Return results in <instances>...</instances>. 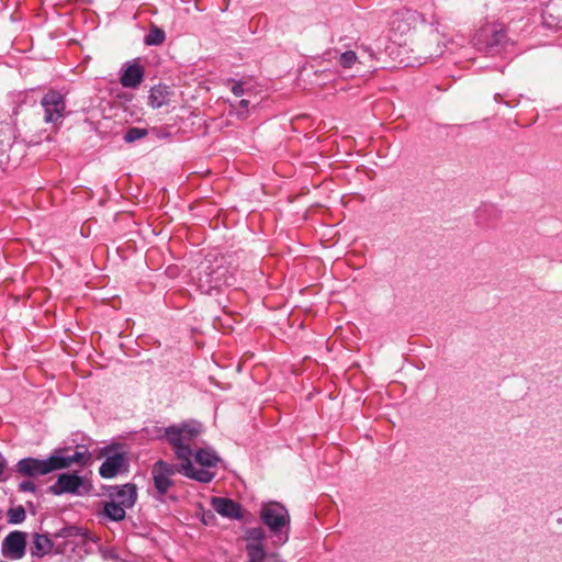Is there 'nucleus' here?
Listing matches in <instances>:
<instances>
[{
	"instance_id": "f257e3e1",
	"label": "nucleus",
	"mask_w": 562,
	"mask_h": 562,
	"mask_svg": "<svg viewBox=\"0 0 562 562\" xmlns=\"http://www.w3.org/2000/svg\"><path fill=\"white\" fill-rule=\"evenodd\" d=\"M202 431V425L191 420L167 427L165 436L179 461L178 473L198 482L209 483L213 480V475L207 470H195L192 462L193 448L196 447Z\"/></svg>"
},
{
	"instance_id": "f03ea898",
	"label": "nucleus",
	"mask_w": 562,
	"mask_h": 562,
	"mask_svg": "<svg viewBox=\"0 0 562 562\" xmlns=\"http://www.w3.org/2000/svg\"><path fill=\"white\" fill-rule=\"evenodd\" d=\"M231 278L226 258L210 254L198 267L196 285L202 293L210 294L212 290L229 284Z\"/></svg>"
},
{
	"instance_id": "7ed1b4c3",
	"label": "nucleus",
	"mask_w": 562,
	"mask_h": 562,
	"mask_svg": "<svg viewBox=\"0 0 562 562\" xmlns=\"http://www.w3.org/2000/svg\"><path fill=\"white\" fill-rule=\"evenodd\" d=\"M260 519L268 527L272 542L276 547H281L290 538V514L280 503L270 502L263 504L259 513Z\"/></svg>"
},
{
	"instance_id": "20e7f679",
	"label": "nucleus",
	"mask_w": 562,
	"mask_h": 562,
	"mask_svg": "<svg viewBox=\"0 0 562 562\" xmlns=\"http://www.w3.org/2000/svg\"><path fill=\"white\" fill-rule=\"evenodd\" d=\"M266 532L260 527L248 528L244 535L246 562H285L279 553H268Z\"/></svg>"
},
{
	"instance_id": "39448f33",
	"label": "nucleus",
	"mask_w": 562,
	"mask_h": 562,
	"mask_svg": "<svg viewBox=\"0 0 562 562\" xmlns=\"http://www.w3.org/2000/svg\"><path fill=\"white\" fill-rule=\"evenodd\" d=\"M473 41L477 49L490 54L499 53L508 43L505 26L497 22L482 25Z\"/></svg>"
},
{
	"instance_id": "423d86ee",
	"label": "nucleus",
	"mask_w": 562,
	"mask_h": 562,
	"mask_svg": "<svg viewBox=\"0 0 562 562\" xmlns=\"http://www.w3.org/2000/svg\"><path fill=\"white\" fill-rule=\"evenodd\" d=\"M99 457L105 458L99 469V473L104 479H112L128 469V458L125 452L117 447L109 446L100 450Z\"/></svg>"
},
{
	"instance_id": "0eeeda50",
	"label": "nucleus",
	"mask_w": 562,
	"mask_h": 562,
	"mask_svg": "<svg viewBox=\"0 0 562 562\" xmlns=\"http://www.w3.org/2000/svg\"><path fill=\"white\" fill-rule=\"evenodd\" d=\"M418 22V16L412 11L396 12L390 21V38L400 45L406 42L411 36Z\"/></svg>"
},
{
	"instance_id": "6e6552de",
	"label": "nucleus",
	"mask_w": 562,
	"mask_h": 562,
	"mask_svg": "<svg viewBox=\"0 0 562 562\" xmlns=\"http://www.w3.org/2000/svg\"><path fill=\"white\" fill-rule=\"evenodd\" d=\"M58 462L53 454L47 459L24 458L16 463L15 471L26 477H36L56 471L60 467Z\"/></svg>"
},
{
	"instance_id": "1a4fd4ad",
	"label": "nucleus",
	"mask_w": 562,
	"mask_h": 562,
	"mask_svg": "<svg viewBox=\"0 0 562 562\" xmlns=\"http://www.w3.org/2000/svg\"><path fill=\"white\" fill-rule=\"evenodd\" d=\"M26 533L23 531H11L2 541L1 552L3 557L11 560H21L25 555Z\"/></svg>"
},
{
	"instance_id": "9d476101",
	"label": "nucleus",
	"mask_w": 562,
	"mask_h": 562,
	"mask_svg": "<svg viewBox=\"0 0 562 562\" xmlns=\"http://www.w3.org/2000/svg\"><path fill=\"white\" fill-rule=\"evenodd\" d=\"M41 104L45 111L44 120L46 123H55L64 116L66 103L64 97L59 92H47L43 97Z\"/></svg>"
},
{
	"instance_id": "9b49d317",
	"label": "nucleus",
	"mask_w": 562,
	"mask_h": 562,
	"mask_svg": "<svg viewBox=\"0 0 562 562\" xmlns=\"http://www.w3.org/2000/svg\"><path fill=\"white\" fill-rule=\"evenodd\" d=\"M178 472L177 467H173L166 461H157L151 469L155 487L160 495H164L172 486V475Z\"/></svg>"
},
{
	"instance_id": "f8f14e48",
	"label": "nucleus",
	"mask_w": 562,
	"mask_h": 562,
	"mask_svg": "<svg viewBox=\"0 0 562 562\" xmlns=\"http://www.w3.org/2000/svg\"><path fill=\"white\" fill-rule=\"evenodd\" d=\"M85 480L76 473H63L57 481L49 487L54 495L80 494L79 490L83 486Z\"/></svg>"
},
{
	"instance_id": "ddd939ff",
	"label": "nucleus",
	"mask_w": 562,
	"mask_h": 562,
	"mask_svg": "<svg viewBox=\"0 0 562 562\" xmlns=\"http://www.w3.org/2000/svg\"><path fill=\"white\" fill-rule=\"evenodd\" d=\"M54 460H58L60 467L57 470L70 468L74 464L87 465L91 461V454L87 449L79 448L74 453L67 450H57L53 453Z\"/></svg>"
},
{
	"instance_id": "4468645a",
	"label": "nucleus",
	"mask_w": 562,
	"mask_h": 562,
	"mask_svg": "<svg viewBox=\"0 0 562 562\" xmlns=\"http://www.w3.org/2000/svg\"><path fill=\"white\" fill-rule=\"evenodd\" d=\"M108 494L111 501L127 508H132L137 499L136 486L131 483L122 486H112L109 488Z\"/></svg>"
},
{
	"instance_id": "2eb2a0df",
	"label": "nucleus",
	"mask_w": 562,
	"mask_h": 562,
	"mask_svg": "<svg viewBox=\"0 0 562 562\" xmlns=\"http://www.w3.org/2000/svg\"><path fill=\"white\" fill-rule=\"evenodd\" d=\"M211 505H212V508L217 514H220L221 516H223L225 518L240 519L243 517L240 505L231 498L212 497Z\"/></svg>"
},
{
	"instance_id": "dca6fc26",
	"label": "nucleus",
	"mask_w": 562,
	"mask_h": 562,
	"mask_svg": "<svg viewBox=\"0 0 562 562\" xmlns=\"http://www.w3.org/2000/svg\"><path fill=\"white\" fill-rule=\"evenodd\" d=\"M218 461V456L210 448H200L194 453V462L201 467L200 470H207L213 477L215 476L213 469L216 468Z\"/></svg>"
},
{
	"instance_id": "f3484780",
	"label": "nucleus",
	"mask_w": 562,
	"mask_h": 562,
	"mask_svg": "<svg viewBox=\"0 0 562 562\" xmlns=\"http://www.w3.org/2000/svg\"><path fill=\"white\" fill-rule=\"evenodd\" d=\"M53 548L54 543L46 535H33V541L30 549L32 557L41 559L48 554L53 550Z\"/></svg>"
},
{
	"instance_id": "a211bd4d",
	"label": "nucleus",
	"mask_w": 562,
	"mask_h": 562,
	"mask_svg": "<svg viewBox=\"0 0 562 562\" xmlns=\"http://www.w3.org/2000/svg\"><path fill=\"white\" fill-rule=\"evenodd\" d=\"M143 75V68L139 65H130L121 76V85L125 88H135L142 82Z\"/></svg>"
},
{
	"instance_id": "6ab92c4d",
	"label": "nucleus",
	"mask_w": 562,
	"mask_h": 562,
	"mask_svg": "<svg viewBox=\"0 0 562 562\" xmlns=\"http://www.w3.org/2000/svg\"><path fill=\"white\" fill-rule=\"evenodd\" d=\"M170 101L169 90L166 86H156L150 89L148 104L153 109H159Z\"/></svg>"
},
{
	"instance_id": "aec40b11",
	"label": "nucleus",
	"mask_w": 562,
	"mask_h": 562,
	"mask_svg": "<svg viewBox=\"0 0 562 562\" xmlns=\"http://www.w3.org/2000/svg\"><path fill=\"white\" fill-rule=\"evenodd\" d=\"M127 507H123L113 501L103 504V515L113 521H121L125 518Z\"/></svg>"
},
{
	"instance_id": "412c9836",
	"label": "nucleus",
	"mask_w": 562,
	"mask_h": 562,
	"mask_svg": "<svg viewBox=\"0 0 562 562\" xmlns=\"http://www.w3.org/2000/svg\"><path fill=\"white\" fill-rule=\"evenodd\" d=\"M165 38L166 35L161 29L157 26H151L148 34L145 37V43L147 45H160L164 43Z\"/></svg>"
},
{
	"instance_id": "4be33fe9",
	"label": "nucleus",
	"mask_w": 562,
	"mask_h": 562,
	"mask_svg": "<svg viewBox=\"0 0 562 562\" xmlns=\"http://www.w3.org/2000/svg\"><path fill=\"white\" fill-rule=\"evenodd\" d=\"M7 516H8V521L10 524H20V522L24 521L26 514H25V509L23 508V506L20 505V506L9 509Z\"/></svg>"
},
{
	"instance_id": "5701e85b",
	"label": "nucleus",
	"mask_w": 562,
	"mask_h": 562,
	"mask_svg": "<svg viewBox=\"0 0 562 562\" xmlns=\"http://www.w3.org/2000/svg\"><path fill=\"white\" fill-rule=\"evenodd\" d=\"M358 60L357 54L352 50L342 53L339 57V64L344 68H351Z\"/></svg>"
},
{
	"instance_id": "b1692460",
	"label": "nucleus",
	"mask_w": 562,
	"mask_h": 562,
	"mask_svg": "<svg viewBox=\"0 0 562 562\" xmlns=\"http://www.w3.org/2000/svg\"><path fill=\"white\" fill-rule=\"evenodd\" d=\"M146 134H147L146 130L138 128V127H132L126 132L124 139L127 143H133L137 139L143 138Z\"/></svg>"
},
{
	"instance_id": "393cba45",
	"label": "nucleus",
	"mask_w": 562,
	"mask_h": 562,
	"mask_svg": "<svg viewBox=\"0 0 562 562\" xmlns=\"http://www.w3.org/2000/svg\"><path fill=\"white\" fill-rule=\"evenodd\" d=\"M80 535V529L75 526L64 527L58 530L54 536L56 538H71Z\"/></svg>"
},
{
	"instance_id": "a878e982",
	"label": "nucleus",
	"mask_w": 562,
	"mask_h": 562,
	"mask_svg": "<svg viewBox=\"0 0 562 562\" xmlns=\"http://www.w3.org/2000/svg\"><path fill=\"white\" fill-rule=\"evenodd\" d=\"M19 490L21 492H35L36 485H35L34 482H32L30 480H25V481L20 483Z\"/></svg>"
},
{
	"instance_id": "bb28decb",
	"label": "nucleus",
	"mask_w": 562,
	"mask_h": 562,
	"mask_svg": "<svg viewBox=\"0 0 562 562\" xmlns=\"http://www.w3.org/2000/svg\"><path fill=\"white\" fill-rule=\"evenodd\" d=\"M248 105H249V101L248 100H240L239 101V108H240V111H238V116L239 117H241V119L246 117V112H247Z\"/></svg>"
},
{
	"instance_id": "cd10ccee",
	"label": "nucleus",
	"mask_w": 562,
	"mask_h": 562,
	"mask_svg": "<svg viewBox=\"0 0 562 562\" xmlns=\"http://www.w3.org/2000/svg\"><path fill=\"white\" fill-rule=\"evenodd\" d=\"M560 9H562V1H560V2H552V3H550L548 5L547 13L549 15H552L553 12H555V11H558Z\"/></svg>"
},
{
	"instance_id": "c85d7f7f",
	"label": "nucleus",
	"mask_w": 562,
	"mask_h": 562,
	"mask_svg": "<svg viewBox=\"0 0 562 562\" xmlns=\"http://www.w3.org/2000/svg\"><path fill=\"white\" fill-rule=\"evenodd\" d=\"M232 92L236 95V97H240L244 94V87L240 82H234V85L232 86Z\"/></svg>"
},
{
	"instance_id": "c756f323",
	"label": "nucleus",
	"mask_w": 562,
	"mask_h": 562,
	"mask_svg": "<svg viewBox=\"0 0 562 562\" xmlns=\"http://www.w3.org/2000/svg\"><path fill=\"white\" fill-rule=\"evenodd\" d=\"M443 49L441 47H438L437 49H435L434 52L430 53V56H438L440 54H442Z\"/></svg>"
},
{
	"instance_id": "7c9ffc66",
	"label": "nucleus",
	"mask_w": 562,
	"mask_h": 562,
	"mask_svg": "<svg viewBox=\"0 0 562 562\" xmlns=\"http://www.w3.org/2000/svg\"><path fill=\"white\" fill-rule=\"evenodd\" d=\"M4 469H5V463L2 459H0V475H2Z\"/></svg>"
},
{
	"instance_id": "2f4dec72",
	"label": "nucleus",
	"mask_w": 562,
	"mask_h": 562,
	"mask_svg": "<svg viewBox=\"0 0 562 562\" xmlns=\"http://www.w3.org/2000/svg\"><path fill=\"white\" fill-rule=\"evenodd\" d=\"M557 24H562V22H561V21H558V22H557Z\"/></svg>"
}]
</instances>
